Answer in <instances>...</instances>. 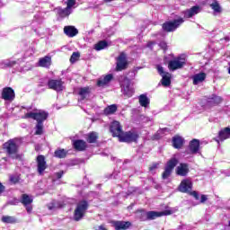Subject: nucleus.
I'll return each mask as SVG.
<instances>
[{
	"label": "nucleus",
	"mask_w": 230,
	"mask_h": 230,
	"mask_svg": "<svg viewBox=\"0 0 230 230\" xmlns=\"http://www.w3.org/2000/svg\"><path fill=\"white\" fill-rule=\"evenodd\" d=\"M193 188V183L190 179H185L181 181L180 186H179V191L181 193H190L196 200H200V195H199V192L197 191H191V189Z\"/></svg>",
	"instance_id": "f257e3e1"
},
{
	"label": "nucleus",
	"mask_w": 230,
	"mask_h": 230,
	"mask_svg": "<svg viewBox=\"0 0 230 230\" xmlns=\"http://www.w3.org/2000/svg\"><path fill=\"white\" fill-rule=\"evenodd\" d=\"M4 148L6 149L7 154L13 159H19L17 150H19V140L11 139L4 144Z\"/></svg>",
	"instance_id": "f03ea898"
},
{
	"label": "nucleus",
	"mask_w": 230,
	"mask_h": 230,
	"mask_svg": "<svg viewBox=\"0 0 230 230\" xmlns=\"http://www.w3.org/2000/svg\"><path fill=\"white\" fill-rule=\"evenodd\" d=\"M89 208V203L86 200H81L76 204L75 212H74V220L75 222H80L84 218L87 209Z\"/></svg>",
	"instance_id": "7ed1b4c3"
},
{
	"label": "nucleus",
	"mask_w": 230,
	"mask_h": 230,
	"mask_svg": "<svg viewBox=\"0 0 230 230\" xmlns=\"http://www.w3.org/2000/svg\"><path fill=\"white\" fill-rule=\"evenodd\" d=\"M179 164V159L177 157L173 156L172 157L166 164L164 171L162 174V178L168 179L170 175H172V172H173V168H175Z\"/></svg>",
	"instance_id": "20e7f679"
},
{
	"label": "nucleus",
	"mask_w": 230,
	"mask_h": 230,
	"mask_svg": "<svg viewBox=\"0 0 230 230\" xmlns=\"http://www.w3.org/2000/svg\"><path fill=\"white\" fill-rule=\"evenodd\" d=\"M120 87L123 94L128 98H131L134 95V88L130 86V79L122 77L120 79Z\"/></svg>",
	"instance_id": "39448f33"
},
{
	"label": "nucleus",
	"mask_w": 230,
	"mask_h": 230,
	"mask_svg": "<svg viewBox=\"0 0 230 230\" xmlns=\"http://www.w3.org/2000/svg\"><path fill=\"white\" fill-rule=\"evenodd\" d=\"M49 113L40 110L35 112H28L25 114V118H31V119H35L38 123H43L48 119Z\"/></svg>",
	"instance_id": "423d86ee"
},
{
	"label": "nucleus",
	"mask_w": 230,
	"mask_h": 230,
	"mask_svg": "<svg viewBox=\"0 0 230 230\" xmlns=\"http://www.w3.org/2000/svg\"><path fill=\"white\" fill-rule=\"evenodd\" d=\"M184 22V19L179 18L177 20H173L172 22H166L163 24V30L164 31H175L181 24Z\"/></svg>",
	"instance_id": "0eeeda50"
},
{
	"label": "nucleus",
	"mask_w": 230,
	"mask_h": 230,
	"mask_svg": "<svg viewBox=\"0 0 230 230\" xmlns=\"http://www.w3.org/2000/svg\"><path fill=\"white\" fill-rule=\"evenodd\" d=\"M186 64V58H176L168 63V67L170 71H177V69H182Z\"/></svg>",
	"instance_id": "6e6552de"
},
{
	"label": "nucleus",
	"mask_w": 230,
	"mask_h": 230,
	"mask_svg": "<svg viewBox=\"0 0 230 230\" xmlns=\"http://www.w3.org/2000/svg\"><path fill=\"white\" fill-rule=\"evenodd\" d=\"M139 137V135L136 132H126L122 133L120 137H119V141L121 143H134L137 141V138Z\"/></svg>",
	"instance_id": "1a4fd4ad"
},
{
	"label": "nucleus",
	"mask_w": 230,
	"mask_h": 230,
	"mask_svg": "<svg viewBox=\"0 0 230 230\" xmlns=\"http://www.w3.org/2000/svg\"><path fill=\"white\" fill-rule=\"evenodd\" d=\"M110 130L113 136V137H121V135L123 134V129L121 128V125L119 121H113L110 126Z\"/></svg>",
	"instance_id": "9d476101"
},
{
	"label": "nucleus",
	"mask_w": 230,
	"mask_h": 230,
	"mask_svg": "<svg viewBox=\"0 0 230 230\" xmlns=\"http://www.w3.org/2000/svg\"><path fill=\"white\" fill-rule=\"evenodd\" d=\"M20 202L26 208L27 213H31L33 207L31 203L33 202V198L28 194H22Z\"/></svg>",
	"instance_id": "9b49d317"
},
{
	"label": "nucleus",
	"mask_w": 230,
	"mask_h": 230,
	"mask_svg": "<svg viewBox=\"0 0 230 230\" xmlns=\"http://www.w3.org/2000/svg\"><path fill=\"white\" fill-rule=\"evenodd\" d=\"M172 213L173 212L171 209H166L162 212L149 211L147 212V220H155V218H159V217H166Z\"/></svg>",
	"instance_id": "f8f14e48"
},
{
	"label": "nucleus",
	"mask_w": 230,
	"mask_h": 230,
	"mask_svg": "<svg viewBox=\"0 0 230 230\" xmlns=\"http://www.w3.org/2000/svg\"><path fill=\"white\" fill-rule=\"evenodd\" d=\"M2 98L5 102H13L15 100V92L12 87H5L2 91Z\"/></svg>",
	"instance_id": "ddd939ff"
},
{
	"label": "nucleus",
	"mask_w": 230,
	"mask_h": 230,
	"mask_svg": "<svg viewBox=\"0 0 230 230\" xmlns=\"http://www.w3.org/2000/svg\"><path fill=\"white\" fill-rule=\"evenodd\" d=\"M200 151V140L199 139H192L188 146V152L189 154L191 155H195V154H199V152Z\"/></svg>",
	"instance_id": "4468645a"
},
{
	"label": "nucleus",
	"mask_w": 230,
	"mask_h": 230,
	"mask_svg": "<svg viewBox=\"0 0 230 230\" xmlns=\"http://www.w3.org/2000/svg\"><path fill=\"white\" fill-rule=\"evenodd\" d=\"M75 4H76V0H67L66 8L59 9V14L61 17H67V15H71V13L73 12L71 8H73Z\"/></svg>",
	"instance_id": "2eb2a0df"
},
{
	"label": "nucleus",
	"mask_w": 230,
	"mask_h": 230,
	"mask_svg": "<svg viewBox=\"0 0 230 230\" xmlns=\"http://www.w3.org/2000/svg\"><path fill=\"white\" fill-rule=\"evenodd\" d=\"M200 12H201L200 6L195 5L190 9L183 11L182 13L184 15V19H191V17H195V15H197L198 13H200Z\"/></svg>",
	"instance_id": "dca6fc26"
},
{
	"label": "nucleus",
	"mask_w": 230,
	"mask_h": 230,
	"mask_svg": "<svg viewBox=\"0 0 230 230\" xmlns=\"http://www.w3.org/2000/svg\"><path fill=\"white\" fill-rule=\"evenodd\" d=\"M48 85L49 89H53V91H57L58 93L64 91V82L62 80H49Z\"/></svg>",
	"instance_id": "f3484780"
},
{
	"label": "nucleus",
	"mask_w": 230,
	"mask_h": 230,
	"mask_svg": "<svg viewBox=\"0 0 230 230\" xmlns=\"http://www.w3.org/2000/svg\"><path fill=\"white\" fill-rule=\"evenodd\" d=\"M176 174L180 177H186L190 173V165L188 164L181 163L176 167Z\"/></svg>",
	"instance_id": "a211bd4d"
},
{
	"label": "nucleus",
	"mask_w": 230,
	"mask_h": 230,
	"mask_svg": "<svg viewBox=\"0 0 230 230\" xmlns=\"http://www.w3.org/2000/svg\"><path fill=\"white\" fill-rule=\"evenodd\" d=\"M123 69H127V56L125 53H121L117 58V71H123Z\"/></svg>",
	"instance_id": "6ab92c4d"
},
{
	"label": "nucleus",
	"mask_w": 230,
	"mask_h": 230,
	"mask_svg": "<svg viewBox=\"0 0 230 230\" xmlns=\"http://www.w3.org/2000/svg\"><path fill=\"white\" fill-rule=\"evenodd\" d=\"M37 166H38V172L40 175H42L44 173V170L48 168V164H46V158L44 155H39L37 157Z\"/></svg>",
	"instance_id": "aec40b11"
},
{
	"label": "nucleus",
	"mask_w": 230,
	"mask_h": 230,
	"mask_svg": "<svg viewBox=\"0 0 230 230\" xmlns=\"http://www.w3.org/2000/svg\"><path fill=\"white\" fill-rule=\"evenodd\" d=\"M111 224L116 230H127L131 226L128 221H112Z\"/></svg>",
	"instance_id": "412c9836"
},
{
	"label": "nucleus",
	"mask_w": 230,
	"mask_h": 230,
	"mask_svg": "<svg viewBox=\"0 0 230 230\" xmlns=\"http://www.w3.org/2000/svg\"><path fill=\"white\" fill-rule=\"evenodd\" d=\"M73 146L78 152H84L87 148V143L84 140H73Z\"/></svg>",
	"instance_id": "4be33fe9"
},
{
	"label": "nucleus",
	"mask_w": 230,
	"mask_h": 230,
	"mask_svg": "<svg viewBox=\"0 0 230 230\" xmlns=\"http://www.w3.org/2000/svg\"><path fill=\"white\" fill-rule=\"evenodd\" d=\"M64 33L66 34L67 37H76V35H78V29L75 28V26H65Z\"/></svg>",
	"instance_id": "5701e85b"
},
{
	"label": "nucleus",
	"mask_w": 230,
	"mask_h": 230,
	"mask_svg": "<svg viewBox=\"0 0 230 230\" xmlns=\"http://www.w3.org/2000/svg\"><path fill=\"white\" fill-rule=\"evenodd\" d=\"M230 137V128H224L218 133L219 141H226V139H229Z\"/></svg>",
	"instance_id": "b1692460"
},
{
	"label": "nucleus",
	"mask_w": 230,
	"mask_h": 230,
	"mask_svg": "<svg viewBox=\"0 0 230 230\" xmlns=\"http://www.w3.org/2000/svg\"><path fill=\"white\" fill-rule=\"evenodd\" d=\"M193 84L199 85V84H202L206 80V73L196 74L192 76Z\"/></svg>",
	"instance_id": "393cba45"
},
{
	"label": "nucleus",
	"mask_w": 230,
	"mask_h": 230,
	"mask_svg": "<svg viewBox=\"0 0 230 230\" xmlns=\"http://www.w3.org/2000/svg\"><path fill=\"white\" fill-rule=\"evenodd\" d=\"M208 0V4H209L210 8L214 11V13H222V7L220 6V4H218L217 1Z\"/></svg>",
	"instance_id": "a878e982"
},
{
	"label": "nucleus",
	"mask_w": 230,
	"mask_h": 230,
	"mask_svg": "<svg viewBox=\"0 0 230 230\" xmlns=\"http://www.w3.org/2000/svg\"><path fill=\"white\" fill-rule=\"evenodd\" d=\"M182 145H184V138H182V137L175 136L172 138V146L174 148H181Z\"/></svg>",
	"instance_id": "bb28decb"
},
{
	"label": "nucleus",
	"mask_w": 230,
	"mask_h": 230,
	"mask_svg": "<svg viewBox=\"0 0 230 230\" xmlns=\"http://www.w3.org/2000/svg\"><path fill=\"white\" fill-rule=\"evenodd\" d=\"M162 85L168 87L172 84V75L170 73L164 74L162 75Z\"/></svg>",
	"instance_id": "cd10ccee"
},
{
	"label": "nucleus",
	"mask_w": 230,
	"mask_h": 230,
	"mask_svg": "<svg viewBox=\"0 0 230 230\" xmlns=\"http://www.w3.org/2000/svg\"><path fill=\"white\" fill-rule=\"evenodd\" d=\"M90 93L91 91L89 90V87L81 88L78 93L80 96L79 100L82 102L83 100L89 98Z\"/></svg>",
	"instance_id": "c85d7f7f"
},
{
	"label": "nucleus",
	"mask_w": 230,
	"mask_h": 230,
	"mask_svg": "<svg viewBox=\"0 0 230 230\" xmlns=\"http://www.w3.org/2000/svg\"><path fill=\"white\" fill-rule=\"evenodd\" d=\"M39 66L40 67H49V66H51V58L46 56V57L40 58L39 61Z\"/></svg>",
	"instance_id": "c756f323"
},
{
	"label": "nucleus",
	"mask_w": 230,
	"mask_h": 230,
	"mask_svg": "<svg viewBox=\"0 0 230 230\" xmlns=\"http://www.w3.org/2000/svg\"><path fill=\"white\" fill-rule=\"evenodd\" d=\"M222 97L215 94L211 95L208 100V102L210 103V105H218V103H222Z\"/></svg>",
	"instance_id": "7c9ffc66"
},
{
	"label": "nucleus",
	"mask_w": 230,
	"mask_h": 230,
	"mask_svg": "<svg viewBox=\"0 0 230 230\" xmlns=\"http://www.w3.org/2000/svg\"><path fill=\"white\" fill-rule=\"evenodd\" d=\"M111 80H112V75L110 74L104 76L102 79L99 80L97 84L99 87H103L104 85H107Z\"/></svg>",
	"instance_id": "2f4dec72"
},
{
	"label": "nucleus",
	"mask_w": 230,
	"mask_h": 230,
	"mask_svg": "<svg viewBox=\"0 0 230 230\" xmlns=\"http://www.w3.org/2000/svg\"><path fill=\"white\" fill-rule=\"evenodd\" d=\"M139 103L141 107H148V104L150 103V100L146 94H141L138 97Z\"/></svg>",
	"instance_id": "473e14b6"
},
{
	"label": "nucleus",
	"mask_w": 230,
	"mask_h": 230,
	"mask_svg": "<svg viewBox=\"0 0 230 230\" xmlns=\"http://www.w3.org/2000/svg\"><path fill=\"white\" fill-rule=\"evenodd\" d=\"M116 111H118V106L116 104H112L104 109V114L109 116L111 114H114Z\"/></svg>",
	"instance_id": "72a5a7b5"
},
{
	"label": "nucleus",
	"mask_w": 230,
	"mask_h": 230,
	"mask_svg": "<svg viewBox=\"0 0 230 230\" xmlns=\"http://www.w3.org/2000/svg\"><path fill=\"white\" fill-rule=\"evenodd\" d=\"M58 208H62V204L58 201H52L51 203H49L48 205V208L50 210V211H53L55 209H58Z\"/></svg>",
	"instance_id": "f704fd0d"
},
{
	"label": "nucleus",
	"mask_w": 230,
	"mask_h": 230,
	"mask_svg": "<svg viewBox=\"0 0 230 230\" xmlns=\"http://www.w3.org/2000/svg\"><path fill=\"white\" fill-rule=\"evenodd\" d=\"M2 222H4V224H15V217L11 216H3Z\"/></svg>",
	"instance_id": "c9c22d12"
},
{
	"label": "nucleus",
	"mask_w": 230,
	"mask_h": 230,
	"mask_svg": "<svg viewBox=\"0 0 230 230\" xmlns=\"http://www.w3.org/2000/svg\"><path fill=\"white\" fill-rule=\"evenodd\" d=\"M55 156L58 157L59 159H64L67 155V152L64 149H58L55 151Z\"/></svg>",
	"instance_id": "e433bc0d"
},
{
	"label": "nucleus",
	"mask_w": 230,
	"mask_h": 230,
	"mask_svg": "<svg viewBox=\"0 0 230 230\" xmlns=\"http://www.w3.org/2000/svg\"><path fill=\"white\" fill-rule=\"evenodd\" d=\"M1 64L4 66V67H13V66H15L17 63L12 59H5L3 60Z\"/></svg>",
	"instance_id": "4c0bfd02"
},
{
	"label": "nucleus",
	"mask_w": 230,
	"mask_h": 230,
	"mask_svg": "<svg viewBox=\"0 0 230 230\" xmlns=\"http://www.w3.org/2000/svg\"><path fill=\"white\" fill-rule=\"evenodd\" d=\"M96 139H98V133L92 132L88 134V137H87L88 143H96Z\"/></svg>",
	"instance_id": "58836bf2"
},
{
	"label": "nucleus",
	"mask_w": 230,
	"mask_h": 230,
	"mask_svg": "<svg viewBox=\"0 0 230 230\" xmlns=\"http://www.w3.org/2000/svg\"><path fill=\"white\" fill-rule=\"evenodd\" d=\"M44 130V123L43 122H38L36 125V136H40Z\"/></svg>",
	"instance_id": "ea45409f"
},
{
	"label": "nucleus",
	"mask_w": 230,
	"mask_h": 230,
	"mask_svg": "<svg viewBox=\"0 0 230 230\" xmlns=\"http://www.w3.org/2000/svg\"><path fill=\"white\" fill-rule=\"evenodd\" d=\"M138 218H140V220L142 222H146V220H148V212L142 210L138 212Z\"/></svg>",
	"instance_id": "a19ab883"
},
{
	"label": "nucleus",
	"mask_w": 230,
	"mask_h": 230,
	"mask_svg": "<svg viewBox=\"0 0 230 230\" xmlns=\"http://www.w3.org/2000/svg\"><path fill=\"white\" fill-rule=\"evenodd\" d=\"M106 46L107 41H99L97 44H95L94 49H96V51H102V49H105Z\"/></svg>",
	"instance_id": "79ce46f5"
},
{
	"label": "nucleus",
	"mask_w": 230,
	"mask_h": 230,
	"mask_svg": "<svg viewBox=\"0 0 230 230\" xmlns=\"http://www.w3.org/2000/svg\"><path fill=\"white\" fill-rule=\"evenodd\" d=\"M77 58H80V53L74 52L70 58V62L74 64V62H76Z\"/></svg>",
	"instance_id": "37998d69"
},
{
	"label": "nucleus",
	"mask_w": 230,
	"mask_h": 230,
	"mask_svg": "<svg viewBox=\"0 0 230 230\" xmlns=\"http://www.w3.org/2000/svg\"><path fill=\"white\" fill-rule=\"evenodd\" d=\"M157 70L159 75H161V76H163V75H166V73L164 72V68H163V66H157Z\"/></svg>",
	"instance_id": "c03bdc74"
},
{
	"label": "nucleus",
	"mask_w": 230,
	"mask_h": 230,
	"mask_svg": "<svg viewBox=\"0 0 230 230\" xmlns=\"http://www.w3.org/2000/svg\"><path fill=\"white\" fill-rule=\"evenodd\" d=\"M10 181L15 184V182H19V176H10Z\"/></svg>",
	"instance_id": "a18cd8bd"
},
{
	"label": "nucleus",
	"mask_w": 230,
	"mask_h": 230,
	"mask_svg": "<svg viewBox=\"0 0 230 230\" xmlns=\"http://www.w3.org/2000/svg\"><path fill=\"white\" fill-rule=\"evenodd\" d=\"M62 175H64V171H60L55 173L56 179H62Z\"/></svg>",
	"instance_id": "49530a36"
},
{
	"label": "nucleus",
	"mask_w": 230,
	"mask_h": 230,
	"mask_svg": "<svg viewBox=\"0 0 230 230\" xmlns=\"http://www.w3.org/2000/svg\"><path fill=\"white\" fill-rule=\"evenodd\" d=\"M157 168H159V164H154L150 168V172L154 171V170H157Z\"/></svg>",
	"instance_id": "de8ad7c7"
},
{
	"label": "nucleus",
	"mask_w": 230,
	"mask_h": 230,
	"mask_svg": "<svg viewBox=\"0 0 230 230\" xmlns=\"http://www.w3.org/2000/svg\"><path fill=\"white\" fill-rule=\"evenodd\" d=\"M206 200H208V196L201 195V197H200V203L204 204V202H206Z\"/></svg>",
	"instance_id": "09e8293b"
},
{
	"label": "nucleus",
	"mask_w": 230,
	"mask_h": 230,
	"mask_svg": "<svg viewBox=\"0 0 230 230\" xmlns=\"http://www.w3.org/2000/svg\"><path fill=\"white\" fill-rule=\"evenodd\" d=\"M159 46H160V48H162V49H166V42L162 41V42H160Z\"/></svg>",
	"instance_id": "8fccbe9b"
},
{
	"label": "nucleus",
	"mask_w": 230,
	"mask_h": 230,
	"mask_svg": "<svg viewBox=\"0 0 230 230\" xmlns=\"http://www.w3.org/2000/svg\"><path fill=\"white\" fill-rule=\"evenodd\" d=\"M9 204H11L12 206H16V204H19V200L14 199L13 201H9Z\"/></svg>",
	"instance_id": "3c124183"
},
{
	"label": "nucleus",
	"mask_w": 230,
	"mask_h": 230,
	"mask_svg": "<svg viewBox=\"0 0 230 230\" xmlns=\"http://www.w3.org/2000/svg\"><path fill=\"white\" fill-rule=\"evenodd\" d=\"M3 191H4V187L3 183L0 182V195H1V193H3Z\"/></svg>",
	"instance_id": "603ef678"
},
{
	"label": "nucleus",
	"mask_w": 230,
	"mask_h": 230,
	"mask_svg": "<svg viewBox=\"0 0 230 230\" xmlns=\"http://www.w3.org/2000/svg\"><path fill=\"white\" fill-rule=\"evenodd\" d=\"M154 46V42L150 41L147 43V48H152Z\"/></svg>",
	"instance_id": "864d4df0"
},
{
	"label": "nucleus",
	"mask_w": 230,
	"mask_h": 230,
	"mask_svg": "<svg viewBox=\"0 0 230 230\" xmlns=\"http://www.w3.org/2000/svg\"><path fill=\"white\" fill-rule=\"evenodd\" d=\"M166 130H168V128H164V129H162V130H160L158 132H159V134H161V132H166Z\"/></svg>",
	"instance_id": "5fc2aeb1"
},
{
	"label": "nucleus",
	"mask_w": 230,
	"mask_h": 230,
	"mask_svg": "<svg viewBox=\"0 0 230 230\" xmlns=\"http://www.w3.org/2000/svg\"><path fill=\"white\" fill-rule=\"evenodd\" d=\"M107 3H111V1H112V0H105Z\"/></svg>",
	"instance_id": "6e6d98bb"
},
{
	"label": "nucleus",
	"mask_w": 230,
	"mask_h": 230,
	"mask_svg": "<svg viewBox=\"0 0 230 230\" xmlns=\"http://www.w3.org/2000/svg\"><path fill=\"white\" fill-rule=\"evenodd\" d=\"M228 226H229V227H230V221H229V223H228Z\"/></svg>",
	"instance_id": "4d7b16f0"
}]
</instances>
